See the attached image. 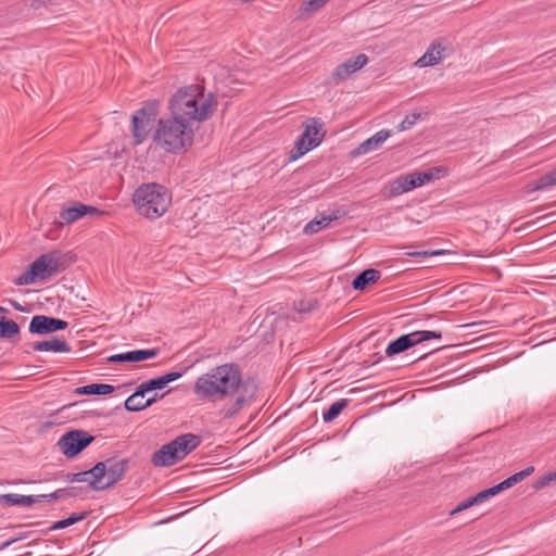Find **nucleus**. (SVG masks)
I'll use <instances>...</instances> for the list:
<instances>
[{"label":"nucleus","instance_id":"f257e3e1","mask_svg":"<svg viewBox=\"0 0 556 556\" xmlns=\"http://www.w3.org/2000/svg\"><path fill=\"white\" fill-rule=\"evenodd\" d=\"M192 391L200 401L223 403L220 414L231 419L256 401L258 386L254 379L243 378L238 364L226 363L199 376Z\"/></svg>","mask_w":556,"mask_h":556},{"label":"nucleus","instance_id":"f03ea898","mask_svg":"<svg viewBox=\"0 0 556 556\" xmlns=\"http://www.w3.org/2000/svg\"><path fill=\"white\" fill-rule=\"evenodd\" d=\"M215 105L213 96L210 94L205 98L202 88L198 85L179 89L169 101L172 116L188 124L210 118L214 113Z\"/></svg>","mask_w":556,"mask_h":556},{"label":"nucleus","instance_id":"7ed1b4c3","mask_svg":"<svg viewBox=\"0 0 556 556\" xmlns=\"http://www.w3.org/2000/svg\"><path fill=\"white\" fill-rule=\"evenodd\" d=\"M193 137L191 124L172 116L159 121L153 140L165 152L178 154L192 146Z\"/></svg>","mask_w":556,"mask_h":556},{"label":"nucleus","instance_id":"20e7f679","mask_svg":"<svg viewBox=\"0 0 556 556\" xmlns=\"http://www.w3.org/2000/svg\"><path fill=\"white\" fill-rule=\"evenodd\" d=\"M132 202L140 215L156 219L170 206L172 193L160 184H143L135 191Z\"/></svg>","mask_w":556,"mask_h":556},{"label":"nucleus","instance_id":"39448f33","mask_svg":"<svg viewBox=\"0 0 556 556\" xmlns=\"http://www.w3.org/2000/svg\"><path fill=\"white\" fill-rule=\"evenodd\" d=\"M61 258L62 254L58 250L41 254L26 271L14 279V283L27 286L50 278L61 269Z\"/></svg>","mask_w":556,"mask_h":556},{"label":"nucleus","instance_id":"423d86ee","mask_svg":"<svg viewBox=\"0 0 556 556\" xmlns=\"http://www.w3.org/2000/svg\"><path fill=\"white\" fill-rule=\"evenodd\" d=\"M303 134L295 141L296 151L290 155L295 161L305 153L318 147L325 137L324 123L318 117H309L305 122Z\"/></svg>","mask_w":556,"mask_h":556},{"label":"nucleus","instance_id":"0eeeda50","mask_svg":"<svg viewBox=\"0 0 556 556\" xmlns=\"http://www.w3.org/2000/svg\"><path fill=\"white\" fill-rule=\"evenodd\" d=\"M159 113L157 101H148L131 117L134 146L141 144L152 129Z\"/></svg>","mask_w":556,"mask_h":556},{"label":"nucleus","instance_id":"6e6552de","mask_svg":"<svg viewBox=\"0 0 556 556\" xmlns=\"http://www.w3.org/2000/svg\"><path fill=\"white\" fill-rule=\"evenodd\" d=\"M93 441L94 437L85 430H71L59 439L58 446L67 458H74Z\"/></svg>","mask_w":556,"mask_h":556},{"label":"nucleus","instance_id":"1a4fd4ad","mask_svg":"<svg viewBox=\"0 0 556 556\" xmlns=\"http://www.w3.org/2000/svg\"><path fill=\"white\" fill-rule=\"evenodd\" d=\"M104 212L96 206L87 205L81 202H72L68 206H63L60 212V227L68 226L86 215L100 216Z\"/></svg>","mask_w":556,"mask_h":556},{"label":"nucleus","instance_id":"9d476101","mask_svg":"<svg viewBox=\"0 0 556 556\" xmlns=\"http://www.w3.org/2000/svg\"><path fill=\"white\" fill-rule=\"evenodd\" d=\"M104 467V479L102 480L103 490H106L117 483L124 477L128 468V459L110 457L105 462H100Z\"/></svg>","mask_w":556,"mask_h":556},{"label":"nucleus","instance_id":"9b49d317","mask_svg":"<svg viewBox=\"0 0 556 556\" xmlns=\"http://www.w3.org/2000/svg\"><path fill=\"white\" fill-rule=\"evenodd\" d=\"M68 327V323L55 317L47 315H35L28 326V330L33 334H49L64 330Z\"/></svg>","mask_w":556,"mask_h":556},{"label":"nucleus","instance_id":"f8f14e48","mask_svg":"<svg viewBox=\"0 0 556 556\" xmlns=\"http://www.w3.org/2000/svg\"><path fill=\"white\" fill-rule=\"evenodd\" d=\"M368 63V56L361 53L339 64L332 72L331 78L334 84L346 80L352 74L362 70Z\"/></svg>","mask_w":556,"mask_h":556},{"label":"nucleus","instance_id":"ddd939ff","mask_svg":"<svg viewBox=\"0 0 556 556\" xmlns=\"http://www.w3.org/2000/svg\"><path fill=\"white\" fill-rule=\"evenodd\" d=\"M151 462L155 467H170L181 462L173 440L154 452Z\"/></svg>","mask_w":556,"mask_h":556},{"label":"nucleus","instance_id":"4468645a","mask_svg":"<svg viewBox=\"0 0 556 556\" xmlns=\"http://www.w3.org/2000/svg\"><path fill=\"white\" fill-rule=\"evenodd\" d=\"M446 48L439 41H433L427 51L415 62L418 67L434 66L446 58Z\"/></svg>","mask_w":556,"mask_h":556},{"label":"nucleus","instance_id":"2eb2a0df","mask_svg":"<svg viewBox=\"0 0 556 556\" xmlns=\"http://www.w3.org/2000/svg\"><path fill=\"white\" fill-rule=\"evenodd\" d=\"M159 354L157 349L134 350L126 353L114 354L108 357L109 363H138L155 357Z\"/></svg>","mask_w":556,"mask_h":556},{"label":"nucleus","instance_id":"dca6fc26","mask_svg":"<svg viewBox=\"0 0 556 556\" xmlns=\"http://www.w3.org/2000/svg\"><path fill=\"white\" fill-rule=\"evenodd\" d=\"M390 137V131L386 129H381L377 131L374 136L363 141L357 148H355L352 152V156H359L367 154L369 152L378 150L386 140Z\"/></svg>","mask_w":556,"mask_h":556},{"label":"nucleus","instance_id":"f3484780","mask_svg":"<svg viewBox=\"0 0 556 556\" xmlns=\"http://www.w3.org/2000/svg\"><path fill=\"white\" fill-rule=\"evenodd\" d=\"M344 215L345 212L341 210L332 211L329 214L321 213L304 226L303 232L309 236L317 233L323 228L327 227L331 222L337 220Z\"/></svg>","mask_w":556,"mask_h":556},{"label":"nucleus","instance_id":"a211bd4d","mask_svg":"<svg viewBox=\"0 0 556 556\" xmlns=\"http://www.w3.org/2000/svg\"><path fill=\"white\" fill-rule=\"evenodd\" d=\"M173 442L177 448L180 459L182 460L201 444L202 438L198 434L188 432L176 437Z\"/></svg>","mask_w":556,"mask_h":556},{"label":"nucleus","instance_id":"6ab92c4d","mask_svg":"<svg viewBox=\"0 0 556 556\" xmlns=\"http://www.w3.org/2000/svg\"><path fill=\"white\" fill-rule=\"evenodd\" d=\"M104 467L97 463L91 469L78 472L79 482H88L90 489L103 491L102 480L104 479Z\"/></svg>","mask_w":556,"mask_h":556},{"label":"nucleus","instance_id":"aec40b11","mask_svg":"<svg viewBox=\"0 0 556 556\" xmlns=\"http://www.w3.org/2000/svg\"><path fill=\"white\" fill-rule=\"evenodd\" d=\"M415 345H416V342H415L413 332L407 333V334H402L399 338H396L395 340H392L388 344V346L386 349V355L388 357H392L402 352L407 351L408 349H410Z\"/></svg>","mask_w":556,"mask_h":556},{"label":"nucleus","instance_id":"412c9836","mask_svg":"<svg viewBox=\"0 0 556 556\" xmlns=\"http://www.w3.org/2000/svg\"><path fill=\"white\" fill-rule=\"evenodd\" d=\"M34 351L38 352H54V353H68L72 351L70 344L62 339L53 337L51 340L36 342L33 345Z\"/></svg>","mask_w":556,"mask_h":556},{"label":"nucleus","instance_id":"4be33fe9","mask_svg":"<svg viewBox=\"0 0 556 556\" xmlns=\"http://www.w3.org/2000/svg\"><path fill=\"white\" fill-rule=\"evenodd\" d=\"M448 169L444 166H433L424 172H415L413 173V177H415V180L417 182V186H424L425 184H428L432 180L442 178L447 176Z\"/></svg>","mask_w":556,"mask_h":556},{"label":"nucleus","instance_id":"5701e85b","mask_svg":"<svg viewBox=\"0 0 556 556\" xmlns=\"http://www.w3.org/2000/svg\"><path fill=\"white\" fill-rule=\"evenodd\" d=\"M416 187H418V186L415 180V177H413V173L407 174V175H402L392 181L390 195L396 197L404 192H408Z\"/></svg>","mask_w":556,"mask_h":556},{"label":"nucleus","instance_id":"b1692460","mask_svg":"<svg viewBox=\"0 0 556 556\" xmlns=\"http://www.w3.org/2000/svg\"><path fill=\"white\" fill-rule=\"evenodd\" d=\"M381 277V273L374 268H368L359 273L352 281L354 290L363 291L370 283L376 282Z\"/></svg>","mask_w":556,"mask_h":556},{"label":"nucleus","instance_id":"393cba45","mask_svg":"<svg viewBox=\"0 0 556 556\" xmlns=\"http://www.w3.org/2000/svg\"><path fill=\"white\" fill-rule=\"evenodd\" d=\"M0 500L11 506H30L39 502L38 495H21L15 493L2 494Z\"/></svg>","mask_w":556,"mask_h":556},{"label":"nucleus","instance_id":"a878e982","mask_svg":"<svg viewBox=\"0 0 556 556\" xmlns=\"http://www.w3.org/2000/svg\"><path fill=\"white\" fill-rule=\"evenodd\" d=\"M115 388L106 383H91L79 387L75 390L78 395H106L112 393Z\"/></svg>","mask_w":556,"mask_h":556},{"label":"nucleus","instance_id":"bb28decb","mask_svg":"<svg viewBox=\"0 0 556 556\" xmlns=\"http://www.w3.org/2000/svg\"><path fill=\"white\" fill-rule=\"evenodd\" d=\"M166 393H163V394H157L155 393L153 396L147 399L144 401V403H135V401L138 399L135 396V392L128 396L124 403V407L127 412H140V410H143L148 407H150L152 404H154L157 400L160 399H163L164 395Z\"/></svg>","mask_w":556,"mask_h":556},{"label":"nucleus","instance_id":"cd10ccee","mask_svg":"<svg viewBox=\"0 0 556 556\" xmlns=\"http://www.w3.org/2000/svg\"><path fill=\"white\" fill-rule=\"evenodd\" d=\"M165 387L166 386L164 383V380H163L162 376H160V377L147 380V381L142 382L141 384H139L135 391V396L143 399L146 393L154 391V390H161Z\"/></svg>","mask_w":556,"mask_h":556},{"label":"nucleus","instance_id":"c85d7f7f","mask_svg":"<svg viewBox=\"0 0 556 556\" xmlns=\"http://www.w3.org/2000/svg\"><path fill=\"white\" fill-rule=\"evenodd\" d=\"M20 326L13 319H0V338L11 340L20 334Z\"/></svg>","mask_w":556,"mask_h":556},{"label":"nucleus","instance_id":"c756f323","mask_svg":"<svg viewBox=\"0 0 556 556\" xmlns=\"http://www.w3.org/2000/svg\"><path fill=\"white\" fill-rule=\"evenodd\" d=\"M350 403L349 399H341L330 405V407L323 413V419L325 422H331L333 421L341 412L348 407Z\"/></svg>","mask_w":556,"mask_h":556},{"label":"nucleus","instance_id":"7c9ffc66","mask_svg":"<svg viewBox=\"0 0 556 556\" xmlns=\"http://www.w3.org/2000/svg\"><path fill=\"white\" fill-rule=\"evenodd\" d=\"M556 185V168L542 175L531 186V191H542L549 187Z\"/></svg>","mask_w":556,"mask_h":556},{"label":"nucleus","instance_id":"2f4dec72","mask_svg":"<svg viewBox=\"0 0 556 556\" xmlns=\"http://www.w3.org/2000/svg\"><path fill=\"white\" fill-rule=\"evenodd\" d=\"M78 495V489L75 486L72 488H64V489H58L56 491L50 493V494H40L38 495L39 502H50L53 500H60L65 496L75 497Z\"/></svg>","mask_w":556,"mask_h":556},{"label":"nucleus","instance_id":"473e14b6","mask_svg":"<svg viewBox=\"0 0 556 556\" xmlns=\"http://www.w3.org/2000/svg\"><path fill=\"white\" fill-rule=\"evenodd\" d=\"M87 516H88L87 511H84L80 514H72L68 518H65V519H62V520H59V521L52 523L49 527L48 531L65 529L72 525H75L78 521L84 520L85 518H87Z\"/></svg>","mask_w":556,"mask_h":556},{"label":"nucleus","instance_id":"72a5a7b5","mask_svg":"<svg viewBox=\"0 0 556 556\" xmlns=\"http://www.w3.org/2000/svg\"><path fill=\"white\" fill-rule=\"evenodd\" d=\"M416 345L431 339H441L442 332L434 330L413 331Z\"/></svg>","mask_w":556,"mask_h":556},{"label":"nucleus","instance_id":"f704fd0d","mask_svg":"<svg viewBox=\"0 0 556 556\" xmlns=\"http://www.w3.org/2000/svg\"><path fill=\"white\" fill-rule=\"evenodd\" d=\"M556 482V470L544 475L533 483L534 490H541L549 484Z\"/></svg>","mask_w":556,"mask_h":556},{"label":"nucleus","instance_id":"c9c22d12","mask_svg":"<svg viewBox=\"0 0 556 556\" xmlns=\"http://www.w3.org/2000/svg\"><path fill=\"white\" fill-rule=\"evenodd\" d=\"M421 117L420 113H413L410 115H406L405 118L397 126L399 131H405L410 129L417 121Z\"/></svg>","mask_w":556,"mask_h":556},{"label":"nucleus","instance_id":"e433bc0d","mask_svg":"<svg viewBox=\"0 0 556 556\" xmlns=\"http://www.w3.org/2000/svg\"><path fill=\"white\" fill-rule=\"evenodd\" d=\"M473 505H478V502H477L475 495L470 496V497L466 498L465 501H463L462 503H459L454 509H452L450 511V516H454L465 509L472 507Z\"/></svg>","mask_w":556,"mask_h":556},{"label":"nucleus","instance_id":"4c0bfd02","mask_svg":"<svg viewBox=\"0 0 556 556\" xmlns=\"http://www.w3.org/2000/svg\"><path fill=\"white\" fill-rule=\"evenodd\" d=\"M533 471H534V467L530 466L519 472L511 475L510 477H508V479L511 482V484L515 485V484L519 483L520 481H522L523 479H526L527 477H529Z\"/></svg>","mask_w":556,"mask_h":556},{"label":"nucleus","instance_id":"58836bf2","mask_svg":"<svg viewBox=\"0 0 556 556\" xmlns=\"http://www.w3.org/2000/svg\"><path fill=\"white\" fill-rule=\"evenodd\" d=\"M445 253L444 250H434V251H407L405 252V255L412 256V257H429V256H435Z\"/></svg>","mask_w":556,"mask_h":556},{"label":"nucleus","instance_id":"ea45409f","mask_svg":"<svg viewBox=\"0 0 556 556\" xmlns=\"http://www.w3.org/2000/svg\"><path fill=\"white\" fill-rule=\"evenodd\" d=\"M495 495H497V494H496V492H495V489H494V486H491V488H489V489H485V490H483V491H480L479 493H477V494L475 495V497H476V500H477L478 504H481V503H483L484 501H486V500H489L490 497L495 496Z\"/></svg>","mask_w":556,"mask_h":556},{"label":"nucleus","instance_id":"a19ab883","mask_svg":"<svg viewBox=\"0 0 556 556\" xmlns=\"http://www.w3.org/2000/svg\"><path fill=\"white\" fill-rule=\"evenodd\" d=\"M328 1L329 0H308L305 3L304 10L308 12H315L324 7Z\"/></svg>","mask_w":556,"mask_h":556},{"label":"nucleus","instance_id":"79ce46f5","mask_svg":"<svg viewBox=\"0 0 556 556\" xmlns=\"http://www.w3.org/2000/svg\"><path fill=\"white\" fill-rule=\"evenodd\" d=\"M182 376L181 371H170L162 376L165 386H167L169 382H173L177 379H179Z\"/></svg>","mask_w":556,"mask_h":556},{"label":"nucleus","instance_id":"37998d69","mask_svg":"<svg viewBox=\"0 0 556 556\" xmlns=\"http://www.w3.org/2000/svg\"><path fill=\"white\" fill-rule=\"evenodd\" d=\"M493 486L495 489L496 494H498V493H501V492H503V491H505V490H507V489H509V488H511L514 485L511 484V482L507 478V479L503 480L502 482H500L498 484L493 485Z\"/></svg>","mask_w":556,"mask_h":556},{"label":"nucleus","instance_id":"c03bdc74","mask_svg":"<svg viewBox=\"0 0 556 556\" xmlns=\"http://www.w3.org/2000/svg\"><path fill=\"white\" fill-rule=\"evenodd\" d=\"M61 0H36V8L40 5L50 8L60 3Z\"/></svg>","mask_w":556,"mask_h":556},{"label":"nucleus","instance_id":"a18cd8bd","mask_svg":"<svg viewBox=\"0 0 556 556\" xmlns=\"http://www.w3.org/2000/svg\"><path fill=\"white\" fill-rule=\"evenodd\" d=\"M8 302L12 305V307L20 312H25V308L15 300H8Z\"/></svg>","mask_w":556,"mask_h":556},{"label":"nucleus","instance_id":"49530a36","mask_svg":"<svg viewBox=\"0 0 556 556\" xmlns=\"http://www.w3.org/2000/svg\"><path fill=\"white\" fill-rule=\"evenodd\" d=\"M23 538H24V536H22V539H23ZM18 540H21V538L11 539V540H8V541L3 542V543L0 545V551H1V549H4V548H7V547H9L11 544H13L14 542H16V541H18Z\"/></svg>","mask_w":556,"mask_h":556},{"label":"nucleus","instance_id":"de8ad7c7","mask_svg":"<svg viewBox=\"0 0 556 556\" xmlns=\"http://www.w3.org/2000/svg\"><path fill=\"white\" fill-rule=\"evenodd\" d=\"M65 480L67 482H79V480H78V472H76V473H67Z\"/></svg>","mask_w":556,"mask_h":556},{"label":"nucleus","instance_id":"09e8293b","mask_svg":"<svg viewBox=\"0 0 556 556\" xmlns=\"http://www.w3.org/2000/svg\"><path fill=\"white\" fill-rule=\"evenodd\" d=\"M312 308H313V306H312V305H311V306H308V307H305V308H304V307H302V305H301V306L299 307V312H300V313H306V312H311V311H312Z\"/></svg>","mask_w":556,"mask_h":556},{"label":"nucleus","instance_id":"8fccbe9b","mask_svg":"<svg viewBox=\"0 0 556 556\" xmlns=\"http://www.w3.org/2000/svg\"><path fill=\"white\" fill-rule=\"evenodd\" d=\"M9 311L2 306H0V314H7Z\"/></svg>","mask_w":556,"mask_h":556},{"label":"nucleus","instance_id":"3c124183","mask_svg":"<svg viewBox=\"0 0 556 556\" xmlns=\"http://www.w3.org/2000/svg\"><path fill=\"white\" fill-rule=\"evenodd\" d=\"M135 403H144L143 399L139 397L135 401Z\"/></svg>","mask_w":556,"mask_h":556}]
</instances>
